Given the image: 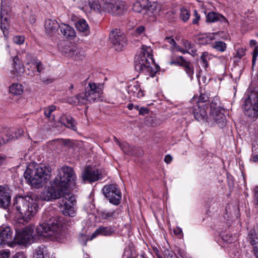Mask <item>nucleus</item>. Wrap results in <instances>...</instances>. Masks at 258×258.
I'll return each instance as SVG.
<instances>
[{
	"instance_id": "obj_55",
	"label": "nucleus",
	"mask_w": 258,
	"mask_h": 258,
	"mask_svg": "<svg viewBox=\"0 0 258 258\" xmlns=\"http://www.w3.org/2000/svg\"><path fill=\"white\" fill-rule=\"evenodd\" d=\"M222 238L223 240L227 243H232L233 241V238L231 236H228V235H223Z\"/></svg>"
},
{
	"instance_id": "obj_10",
	"label": "nucleus",
	"mask_w": 258,
	"mask_h": 258,
	"mask_svg": "<svg viewBox=\"0 0 258 258\" xmlns=\"http://www.w3.org/2000/svg\"><path fill=\"white\" fill-rule=\"evenodd\" d=\"M222 111L224 110L211 106V113L209 118L211 122L216 123L221 128L224 127L226 124V117Z\"/></svg>"
},
{
	"instance_id": "obj_17",
	"label": "nucleus",
	"mask_w": 258,
	"mask_h": 258,
	"mask_svg": "<svg viewBox=\"0 0 258 258\" xmlns=\"http://www.w3.org/2000/svg\"><path fill=\"white\" fill-rule=\"evenodd\" d=\"M171 64H178L184 68L185 71L187 75L192 80L194 73V68L190 62L185 61L182 56H180L179 59L176 61H172L170 63Z\"/></svg>"
},
{
	"instance_id": "obj_44",
	"label": "nucleus",
	"mask_w": 258,
	"mask_h": 258,
	"mask_svg": "<svg viewBox=\"0 0 258 258\" xmlns=\"http://www.w3.org/2000/svg\"><path fill=\"white\" fill-rule=\"evenodd\" d=\"M190 17L189 12L185 9L182 8L180 10V18L184 21L188 20Z\"/></svg>"
},
{
	"instance_id": "obj_54",
	"label": "nucleus",
	"mask_w": 258,
	"mask_h": 258,
	"mask_svg": "<svg viewBox=\"0 0 258 258\" xmlns=\"http://www.w3.org/2000/svg\"><path fill=\"white\" fill-rule=\"evenodd\" d=\"M145 27L143 25H140L136 29V32H144L146 31Z\"/></svg>"
},
{
	"instance_id": "obj_31",
	"label": "nucleus",
	"mask_w": 258,
	"mask_h": 258,
	"mask_svg": "<svg viewBox=\"0 0 258 258\" xmlns=\"http://www.w3.org/2000/svg\"><path fill=\"white\" fill-rule=\"evenodd\" d=\"M74 51H72L69 57L73 58L75 59H82L85 56V52L83 49L81 47H79L75 45L73 48Z\"/></svg>"
},
{
	"instance_id": "obj_58",
	"label": "nucleus",
	"mask_w": 258,
	"mask_h": 258,
	"mask_svg": "<svg viewBox=\"0 0 258 258\" xmlns=\"http://www.w3.org/2000/svg\"><path fill=\"white\" fill-rule=\"evenodd\" d=\"M64 145H70L71 144V141L69 139H61L59 140Z\"/></svg>"
},
{
	"instance_id": "obj_5",
	"label": "nucleus",
	"mask_w": 258,
	"mask_h": 258,
	"mask_svg": "<svg viewBox=\"0 0 258 258\" xmlns=\"http://www.w3.org/2000/svg\"><path fill=\"white\" fill-rule=\"evenodd\" d=\"M39 199L35 194L25 197H17L14 202V208L25 221H28L38 212Z\"/></svg>"
},
{
	"instance_id": "obj_59",
	"label": "nucleus",
	"mask_w": 258,
	"mask_h": 258,
	"mask_svg": "<svg viewBox=\"0 0 258 258\" xmlns=\"http://www.w3.org/2000/svg\"><path fill=\"white\" fill-rule=\"evenodd\" d=\"M254 199L258 205V186H256L254 188Z\"/></svg>"
},
{
	"instance_id": "obj_42",
	"label": "nucleus",
	"mask_w": 258,
	"mask_h": 258,
	"mask_svg": "<svg viewBox=\"0 0 258 258\" xmlns=\"http://www.w3.org/2000/svg\"><path fill=\"white\" fill-rule=\"evenodd\" d=\"M208 96L206 94H201L199 99L198 101H197V97L196 96H194L191 100V101L194 103L195 102L196 103V104H199L200 103H203L205 102H206L208 100Z\"/></svg>"
},
{
	"instance_id": "obj_33",
	"label": "nucleus",
	"mask_w": 258,
	"mask_h": 258,
	"mask_svg": "<svg viewBox=\"0 0 258 258\" xmlns=\"http://www.w3.org/2000/svg\"><path fill=\"white\" fill-rule=\"evenodd\" d=\"M9 91L11 93L14 95H20L24 91V87L20 83H13L10 86Z\"/></svg>"
},
{
	"instance_id": "obj_3",
	"label": "nucleus",
	"mask_w": 258,
	"mask_h": 258,
	"mask_svg": "<svg viewBox=\"0 0 258 258\" xmlns=\"http://www.w3.org/2000/svg\"><path fill=\"white\" fill-rule=\"evenodd\" d=\"M135 68L136 71L150 77H153L159 71L154 63L153 50L151 47L143 46L139 54L135 56Z\"/></svg>"
},
{
	"instance_id": "obj_35",
	"label": "nucleus",
	"mask_w": 258,
	"mask_h": 258,
	"mask_svg": "<svg viewBox=\"0 0 258 258\" xmlns=\"http://www.w3.org/2000/svg\"><path fill=\"white\" fill-rule=\"evenodd\" d=\"M102 1L99 2L98 0H89L88 5L91 10L100 13L102 12Z\"/></svg>"
},
{
	"instance_id": "obj_22",
	"label": "nucleus",
	"mask_w": 258,
	"mask_h": 258,
	"mask_svg": "<svg viewBox=\"0 0 258 258\" xmlns=\"http://www.w3.org/2000/svg\"><path fill=\"white\" fill-rule=\"evenodd\" d=\"M192 113L195 118L198 120H201L204 119L207 115L205 108L202 107L199 104H196L194 105Z\"/></svg>"
},
{
	"instance_id": "obj_32",
	"label": "nucleus",
	"mask_w": 258,
	"mask_h": 258,
	"mask_svg": "<svg viewBox=\"0 0 258 258\" xmlns=\"http://www.w3.org/2000/svg\"><path fill=\"white\" fill-rule=\"evenodd\" d=\"M116 0H102V12L112 14Z\"/></svg>"
},
{
	"instance_id": "obj_15",
	"label": "nucleus",
	"mask_w": 258,
	"mask_h": 258,
	"mask_svg": "<svg viewBox=\"0 0 258 258\" xmlns=\"http://www.w3.org/2000/svg\"><path fill=\"white\" fill-rule=\"evenodd\" d=\"M82 176L84 181H88L90 182L96 181L101 177V173L99 170L91 168L85 169Z\"/></svg>"
},
{
	"instance_id": "obj_7",
	"label": "nucleus",
	"mask_w": 258,
	"mask_h": 258,
	"mask_svg": "<svg viewBox=\"0 0 258 258\" xmlns=\"http://www.w3.org/2000/svg\"><path fill=\"white\" fill-rule=\"evenodd\" d=\"M104 196L109 202L114 205L120 204L121 193L115 184H108L104 186L102 189Z\"/></svg>"
},
{
	"instance_id": "obj_4",
	"label": "nucleus",
	"mask_w": 258,
	"mask_h": 258,
	"mask_svg": "<svg viewBox=\"0 0 258 258\" xmlns=\"http://www.w3.org/2000/svg\"><path fill=\"white\" fill-rule=\"evenodd\" d=\"M51 169L45 164H30L24 172L26 181L34 188L42 187L50 179Z\"/></svg>"
},
{
	"instance_id": "obj_11",
	"label": "nucleus",
	"mask_w": 258,
	"mask_h": 258,
	"mask_svg": "<svg viewBox=\"0 0 258 258\" xmlns=\"http://www.w3.org/2000/svg\"><path fill=\"white\" fill-rule=\"evenodd\" d=\"M13 231L10 227L6 225L0 227V246L8 244L9 246L14 247L13 241H12Z\"/></svg>"
},
{
	"instance_id": "obj_34",
	"label": "nucleus",
	"mask_w": 258,
	"mask_h": 258,
	"mask_svg": "<svg viewBox=\"0 0 258 258\" xmlns=\"http://www.w3.org/2000/svg\"><path fill=\"white\" fill-rule=\"evenodd\" d=\"M206 34L207 33H201L199 36V43L201 44H211L212 41L215 39L214 33H210L209 36Z\"/></svg>"
},
{
	"instance_id": "obj_56",
	"label": "nucleus",
	"mask_w": 258,
	"mask_h": 258,
	"mask_svg": "<svg viewBox=\"0 0 258 258\" xmlns=\"http://www.w3.org/2000/svg\"><path fill=\"white\" fill-rule=\"evenodd\" d=\"M165 41L168 42L172 45H174L175 44V41L172 38L166 37L165 38Z\"/></svg>"
},
{
	"instance_id": "obj_24",
	"label": "nucleus",
	"mask_w": 258,
	"mask_h": 258,
	"mask_svg": "<svg viewBox=\"0 0 258 258\" xmlns=\"http://www.w3.org/2000/svg\"><path fill=\"white\" fill-rule=\"evenodd\" d=\"M34 258H49V253L44 245H41L37 247L33 252Z\"/></svg>"
},
{
	"instance_id": "obj_9",
	"label": "nucleus",
	"mask_w": 258,
	"mask_h": 258,
	"mask_svg": "<svg viewBox=\"0 0 258 258\" xmlns=\"http://www.w3.org/2000/svg\"><path fill=\"white\" fill-rule=\"evenodd\" d=\"M45 29L47 32H55L60 30V32H74V29L69 25L62 23L59 25L55 20L47 19L45 21Z\"/></svg>"
},
{
	"instance_id": "obj_36",
	"label": "nucleus",
	"mask_w": 258,
	"mask_h": 258,
	"mask_svg": "<svg viewBox=\"0 0 258 258\" xmlns=\"http://www.w3.org/2000/svg\"><path fill=\"white\" fill-rule=\"evenodd\" d=\"M77 30L80 32H85L89 30V26L84 19H80L75 24Z\"/></svg>"
},
{
	"instance_id": "obj_25",
	"label": "nucleus",
	"mask_w": 258,
	"mask_h": 258,
	"mask_svg": "<svg viewBox=\"0 0 258 258\" xmlns=\"http://www.w3.org/2000/svg\"><path fill=\"white\" fill-rule=\"evenodd\" d=\"M114 232V229L111 227H100L92 234L91 239L95 238L99 235L103 236H110Z\"/></svg>"
},
{
	"instance_id": "obj_63",
	"label": "nucleus",
	"mask_w": 258,
	"mask_h": 258,
	"mask_svg": "<svg viewBox=\"0 0 258 258\" xmlns=\"http://www.w3.org/2000/svg\"><path fill=\"white\" fill-rule=\"evenodd\" d=\"M140 33H134L133 37L136 39H135V41H138L139 39L141 37Z\"/></svg>"
},
{
	"instance_id": "obj_43",
	"label": "nucleus",
	"mask_w": 258,
	"mask_h": 258,
	"mask_svg": "<svg viewBox=\"0 0 258 258\" xmlns=\"http://www.w3.org/2000/svg\"><path fill=\"white\" fill-rule=\"evenodd\" d=\"M122 151L126 154H130L132 150L130 145L126 142H122L119 145Z\"/></svg>"
},
{
	"instance_id": "obj_16",
	"label": "nucleus",
	"mask_w": 258,
	"mask_h": 258,
	"mask_svg": "<svg viewBox=\"0 0 258 258\" xmlns=\"http://www.w3.org/2000/svg\"><path fill=\"white\" fill-rule=\"evenodd\" d=\"M11 200L9 189L6 186L0 185V207L6 209L10 205Z\"/></svg>"
},
{
	"instance_id": "obj_60",
	"label": "nucleus",
	"mask_w": 258,
	"mask_h": 258,
	"mask_svg": "<svg viewBox=\"0 0 258 258\" xmlns=\"http://www.w3.org/2000/svg\"><path fill=\"white\" fill-rule=\"evenodd\" d=\"M244 52L243 49H239L237 51L236 56L238 58H241L242 56L244 55Z\"/></svg>"
},
{
	"instance_id": "obj_53",
	"label": "nucleus",
	"mask_w": 258,
	"mask_h": 258,
	"mask_svg": "<svg viewBox=\"0 0 258 258\" xmlns=\"http://www.w3.org/2000/svg\"><path fill=\"white\" fill-rule=\"evenodd\" d=\"M12 258H27L23 252H19L16 253Z\"/></svg>"
},
{
	"instance_id": "obj_14",
	"label": "nucleus",
	"mask_w": 258,
	"mask_h": 258,
	"mask_svg": "<svg viewBox=\"0 0 258 258\" xmlns=\"http://www.w3.org/2000/svg\"><path fill=\"white\" fill-rule=\"evenodd\" d=\"M24 131L22 128H18L15 132H12L8 128H4L2 135L3 142L1 144H5L9 141L17 139L21 137Z\"/></svg>"
},
{
	"instance_id": "obj_18",
	"label": "nucleus",
	"mask_w": 258,
	"mask_h": 258,
	"mask_svg": "<svg viewBox=\"0 0 258 258\" xmlns=\"http://www.w3.org/2000/svg\"><path fill=\"white\" fill-rule=\"evenodd\" d=\"M206 21L210 23H214L220 21L224 24V26H228L229 22L226 18L219 13L211 12L209 13L206 16Z\"/></svg>"
},
{
	"instance_id": "obj_38",
	"label": "nucleus",
	"mask_w": 258,
	"mask_h": 258,
	"mask_svg": "<svg viewBox=\"0 0 258 258\" xmlns=\"http://www.w3.org/2000/svg\"><path fill=\"white\" fill-rule=\"evenodd\" d=\"M55 106L51 105L46 108L44 110V114L45 116L50 120L53 121L55 119L54 115L52 113L55 110Z\"/></svg>"
},
{
	"instance_id": "obj_37",
	"label": "nucleus",
	"mask_w": 258,
	"mask_h": 258,
	"mask_svg": "<svg viewBox=\"0 0 258 258\" xmlns=\"http://www.w3.org/2000/svg\"><path fill=\"white\" fill-rule=\"evenodd\" d=\"M78 97L79 104H85L88 103V102L91 103L94 102L93 100L90 99V97L86 91L85 93L79 94Z\"/></svg>"
},
{
	"instance_id": "obj_27",
	"label": "nucleus",
	"mask_w": 258,
	"mask_h": 258,
	"mask_svg": "<svg viewBox=\"0 0 258 258\" xmlns=\"http://www.w3.org/2000/svg\"><path fill=\"white\" fill-rule=\"evenodd\" d=\"M149 5L148 0H137L133 4V10L137 13H141Z\"/></svg>"
},
{
	"instance_id": "obj_13",
	"label": "nucleus",
	"mask_w": 258,
	"mask_h": 258,
	"mask_svg": "<svg viewBox=\"0 0 258 258\" xmlns=\"http://www.w3.org/2000/svg\"><path fill=\"white\" fill-rule=\"evenodd\" d=\"M109 38L117 51L121 50L126 44V38L123 33H110Z\"/></svg>"
},
{
	"instance_id": "obj_26",
	"label": "nucleus",
	"mask_w": 258,
	"mask_h": 258,
	"mask_svg": "<svg viewBox=\"0 0 258 258\" xmlns=\"http://www.w3.org/2000/svg\"><path fill=\"white\" fill-rule=\"evenodd\" d=\"M126 9L127 7L124 2L116 0L113 7L112 15H121L126 10Z\"/></svg>"
},
{
	"instance_id": "obj_8",
	"label": "nucleus",
	"mask_w": 258,
	"mask_h": 258,
	"mask_svg": "<svg viewBox=\"0 0 258 258\" xmlns=\"http://www.w3.org/2000/svg\"><path fill=\"white\" fill-rule=\"evenodd\" d=\"M11 8L10 6V1L9 0H2L1 12V28L3 32L9 31L10 29V25L9 23V20L10 18V13L11 12Z\"/></svg>"
},
{
	"instance_id": "obj_19",
	"label": "nucleus",
	"mask_w": 258,
	"mask_h": 258,
	"mask_svg": "<svg viewBox=\"0 0 258 258\" xmlns=\"http://www.w3.org/2000/svg\"><path fill=\"white\" fill-rule=\"evenodd\" d=\"M13 70L11 71V73L17 77L22 76L24 73L23 65L17 56L13 58Z\"/></svg>"
},
{
	"instance_id": "obj_64",
	"label": "nucleus",
	"mask_w": 258,
	"mask_h": 258,
	"mask_svg": "<svg viewBox=\"0 0 258 258\" xmlns=\"http://www.w3.org/2000/svg\"><path fill=\"white\" fill-rule=\"evenodd\" d=\"M251 160L253 162H258V155H253L251 157Z\"/></svg>"
},
{
	"instance_id": "obj_48",
	"label": "nucleus",
	"mask_w": 258,
	"mask_h": 258,
	"mask_svg": "<svg viewBox=\"0 0 258 258\" xmlns=\"http://www.w3.org/2000/svg\"><path fill=\"white\" fill-rule=\"evenodd\" d=\"M10 251L9 249L0 250V258H9Z\"/></svg>"
},
{
	"instance_id": "obj_20",
	"label": "nucleus",
	"mask_w": 258,
	"mask_h": 258,
	"mask_svg": "<svg viewBox=\"0 0 258 258\" xmlns=\"http://www.w3.org/2000/svg\"><path fill=\"white\" fill-rule=\"evenodd\" d=\"M119 214V210H105L101 211L99 215L102 219L106 220H112L116 218Z\"/></svg>"
},
{
	"instance_id": "obj_30",
	"label": "nucleus",
	"mask_w": 258,
	"mask_h": 258,
	"mask_svg": "<svg viewBox=\"0 0 258 258\" xmlns=\"http://www.w3.org/2000/svg\"><path fill=\"white\" fill-rule=\"evenodd\" d=\"M185 49H180L179 51L183 53H188L194 55L196 54V50L194 47V44L191 43L188 40H184L182 41Z\"/></svg>"
},
{
	"instance_id": "obj_6",
	"label": "nucleus",
	"mask_w": 258,
	"mask_h": 258,
	"mask_svg": "<svg viewBox=\"0 0 258 258\" xmlns=\"http://www.w3.org/2000/svg\"><path fill=\"white\" fill-rule=\"evenodd\" d=\"M245 95L247 97L243 104L244 113L249 117H256L258 116V86L253 89L248 88Z\"/></svg>"
},
{
	"instance_id": "obj_41",
	"label": "nucleus",
	"mask_w": 258,
	"mask_h": 258,
	"mask_svg": "<svg viewBox=\"0 0 258 258\" xmlns=\"http://www.w3.org/2000/svg\"><path fill=\"white\" fill-rule=\"evenodd\" d=\"M202 60L203 66L206 69L208 67V61L211 59V55L207 52H204L201 56Z\"/></svg>"
},
{
	"instance_id": "obj_57",
	"label": "nucleus",
	"mask_w": 258,
	"mask_h": 258,
	"mask_svg": "<svg viewBox=\"0 0 258 258\" xmlns=\"http://www.w3.org/2000/svg\"><path fill=\"white\" fill-rule=\"evenodd\" d=\"M164 160L167 164H169L172 160V157L170 155H166Z\"/></svg>"
},
{
	"instance_id": "obj_1",
	"label": "nucleus",
	"mask_w": 258,
	"mask_h": 258,
	"mask_svg": "<svg viewBox=\"0 0 258 258\" xmlns=\"http://www.w3.org/2000/svg\"><path fill=\"white\" fill-rule=\"evenodd\" d=\"M76 179L73 169L63 166L60 171L59 177L55 179L51 186L44 188L40 198L47 201L60 199L58 204L62 214L65 216H75L76 198L72 193L66 191L69 186L74 185Z\"/></svg>"
},
{
	"instance_id": "obj_23",
	"label": "nucleus",
	"mask_w": 258,
	"mask_h": 258,
	"mask_svg": "<svg viewBox=\"0 0 258 258\" xmlns=\"http://www.w3.org/2000/svg\"><path fill=\"white\" fill-rule=\"evenodd\" d=\"M60 121L68 128L75 131H77V122L72 116L66 115H63L61 117Z\"/></svg>"
},
{
	"instance_id": "obj_50",
	"label": "nucleus",
	"mask_w": 258,
	"mask_h": 258,
	"mask_svg": "<svg viewBox=\"0 0 258 258\" xmlns=\"http://www.w3.org/2000/svg\"><path fill=\"white\" fill-rule=\"evenodd\" d=\"M258 55V46H255L254 49L253 50V55H252V66H253L255 64L256 57Z\"/></svg>"
},
{
	"instance_id": "obj_39",
	"label": "nucleus",
	"mask_w": 258,
	"mask_h": 258,
	"mask_svg": "<svg viewBox=\"0 0 258 258\" xmlns=\"http://www.w3.org/2000/svg\"><path fill=\"white\" fill-rule=\"evenodd\" d=\"M211 47L217 51L223 52L226 49V44L222 41H218L211 43Z\"/></svg>"
},
{
	"instance_id": "obj_40",
	"label": "nucleus",
	"mask_w": 258,
	"mask_h": 258,
	"mask_svg": "<svg viewBox=\"0 0 258 258\" xmlns=\"http://www.w3.org/2000/svg\"><path fill=\"white\" fill-rule=\"evenodd\" d=\"M30 63L33 64L36 67L37 71L38 73H41L44 70V67L42 63L35 58L31 59L30 61L28 60L27 63V64Z\"/></svg>"
},
{
	"instance_id": "obj_49",
	"label": "nucleus",
	"mask_w": 258,
	"mask_h": 258,
	"mask_svg": "<svg viewBox=\"0 0 258 258\" xmlns=\"http://www.w3.org/2000/svg\"><path fill=\"white\" fill-rule=\"evenodd\" d=\"M78 95L74 96L72 97H70L68 99L67 102L71 104H79Z\"/></svg>"
},
{
	"instance_id": "obj_28",
	"label": "nucleus",
	"mask_w": 258,
	"mask_h": 258,
	"mask_svg": "<svg viewBox=\"0 0 258 258\" xmlns=\"http://www.w3.org/2000/svg\"><path fill=\"white\" fill-rule=\"evenodd\" d=\"M248 238L250 243L253 246V250L255 256L258 258V238L254 232H250L248 234Z\"/></svg>"
},
{
	"instance_id": "obj_21",
	"label": "nucleus",
	"mask_w": 258,
	"mask_h": 258,
	"mask_svg": "<svg viewBox=\"0 0 258 258\" xmlns=\"http://www.w3.org/2000/svg\"><path fill=\"white\" fill-rule=\"evenodd\" d=\"M74 46V44L70 43L69 41H64L59 43L58 48L64 55L69 57L70 55L72 54V51H74L73 49Z\"/></svg>"
},
{
	"instance_id": "obj_52",
	"label": "nucleus",
	"mask_w": 258,
	"mask_h": 258,
	"mask_svg": "<svg viewBox=\"0 0 258 258\" xmlns=\"http://www.w3.org/2000/svg\"><path fill=\"white\" fill-rule=\"evenodd\" d=\"M173 232H174V234L177 236H182L183 235L181 228H180V227H178L175 228L173 230Z\"/></svg>"
},
{
	"instance_id": "obj_51",
	"label": "nucleus",
	"mask_w": 258,
	"mask_h": 258,
	"mask_svg": "<svg viewBox=\"0 0 258 258\" xmlns=\"http://www.w3.org/2000/svg\"><path fill=\"white\" fill-rule=\"evenodd\" d=\"M139 112V114L142 115H145V114L149 113V110L147 107H141Z\"/></svg>"
},
{
	"instance_id": "obj_61",
	"label": "nucleus",
	"mask_w": 258,
	"mask_h": 258,
	"mask_svg": "<svg viewBox=\"0 0 258 258\" xmlns=\"http://www.w3.org/2000/svg\"><path fill=\"white\" fill-rule=\"evenodd\" d=\"M63 36L64 37L67 38H69L70 37H74L75 36V33H63Z\"/></svg>"
},
{
	"instance_id": "obj_47",
	"label": "nucleus",
	"mask_w": 258,
	"mask_h": 258,
	"mask_svg": "<svg viewBox=\"0 0 258 258\" xmlns=\"http://www.w3.org/2000/svg\"><path fill=\"white\" fill-rule=\"evenodd\" d=\"M193 17L192 23L193 24H198L199 20L201 19L200 16L199 15L198 11L195 10L193 13Z\"/></svg>"
},
{
	"instance_id": "obj_2",
	"label": "nucleus",
	"mask_w": 258,
	"mask_h": 258,
	"mask_svg": "<svg viewBox=\"0 0 258 258\" xmlns=\"http://www.w3.org/2000/svg\"><path fill=\"white\" fill-rule=\"evenodd\" d=\"M43 222L36 228L35 232L34 227L28 226L20 230H16L13 239L14 246L15 244L27 246L32 243L37 236L53 237L56 239H61L64 233L62 223L59 218H49L47 213L42 216Z\"/></svg>"
},
{
	"instance_id": "obj_46",
	"label": "nucleus",
	"mask_w": 258,
	"mask_h": 258,
	"mask_svg": "<svg viewBox=\"0 0 258 258\" xmlns=\"http://www.w3.org/2000/svg\"><path fill=\"white\" fill-rule=\"evenodd\" d=\"M164 256L165 258H176L174 252L169 249H165L164 251Z\"/></svg>"
},
{
	"instance_id": "obj_62",
	"label": "nucleus",
	"mask_w": 258,
	"mask_h": 258,
	"mask_svg": "<svg viewBox=\"0 0 258 258\" xmlns=\"http://www.w3.org/2000/svg\"><path fill=\"white\" fill-rule=\"evenodd\" d=\"M29 21H30V22L31 24L34 23L35 22V21H36V16H35V15H31L30 17V18H29Z\"/></svg>"
},
{
	"instance_id": "obj_29",
	"label": "nucleus",
	"mask_w": 258,
	"mask_h": 258,
	"mask_svg": "<svg viewBox=\"0 0 258 258\" xmlns=\"http://www.w3.org/2000/svg\"><path fill=\"white\" fill-rule=\"evenodd\" d=\"M128 91L129 93L133 94L134 96L138 98H141L144 95L143 91L138 84L130 86Z\"/></svg>"
},
{
	"instance_id": "obj_12",
	"label": "nucleus",
	"mask_w": 258,
	"mask_h": 258,
	"mask_svg": "<svg viewBox=\"0 0 258 258\" xmlns=\"http://www.w3.org/2000/svg\"><path fill=\"white\" fill-rule=\"evenodd\" d=\"M102 88L103 85L102 84L90 82L86 91L90 97V99L95 101L99 98Z\"/></svg>"
},
{
	"instance_id": "obj_45",
	"label": "nucleus",
	"mask_w": 258,
	"mask_h": 258,
	"mask_svg": "<svg viewBox=\"0 0 258 258\" xmlns=\"http://www.w3.org/2000/svg\"><path fill=\"white\" fill-rule=\"evenodd\" d=\"M13 41L16 44L21 45L24 42L25 37L22 35H16L14 36Z\"/></svg>"
}]
</instances>
